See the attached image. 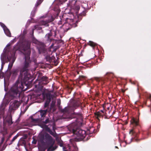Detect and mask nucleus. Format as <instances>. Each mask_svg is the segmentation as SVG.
<instances>
[{"label":"nucleus","mask_w":151,"mask_h":151,"mask_svg":"<svg viewBox=\"0 0 151 151\" xmlns=\"http://www.w3.org/2000/svg\"><path fill=\"white\" fill-rule=\"evenodd\" d=\"M76 0L69 1L67 4V6L68 8L70 9V12L71 14H70L69 12L68 13L66 12L68 9H66L65 14L62 17H60V20L58 21L57 23L58 25L63 24L62 27L65 30L67 31L72 26H74V24L77 23L81 19V16L85 15L86 12L84 11L78 14L80 6H76Z\"/></svg>","instance_id":"1"},{"label":"nucleus","mask_w":151,"mask_h":151,"mask_svg":"<svg viewBox=\"0 0 151 151\" xmlns=\"http://www.w3.org/2000/svg\"><path fill=\"white\" fill-rule=\"evenodd\" d=\"M75 122H73L69 126L73 133L74 138L70 139V143L65 146L61 144V147H63V151H77L78 149L76 146L75 141H80L86 137V140L89 139L88 135L86 134L85 131L80 129L78 127L82 124V119L81 118L78 119L77 118L75 120Z\"/></svg>","instance_id":"2"},{"label":"nucleus","mask_w":151,"mask_h":151,"mask_svg":"<svg viewBox=\"0 0 151 151\" xmlns=\"http://www.w3.org/2000/svg\"><path fill=\"white\" fill-rule=\"evenodd\" d=\"M30 62L29 58L26 57L24 66L20 70L19 80L11 87L7 93L9 96L15 98L19 96L20 92L23 89L24 84H26V82L29 79L30 77L28 71V68Z\"/></svg>","instance_id":"3"},{"label":"nucleus","mask_w":151,"mask_h":151,"mask_svg":"<svg viewBox=\"0 0 151 151\" xmlns=\"http://www.w3.org/2000/svg\"><path fill=\"white\" fill-rule=\"evenodd\" d=\"M14 40H12L6 45V47L4 49L3 53H5V55L6 56V59L8 61L10 62V63L8 65V69L9 70H10L12 67L13 64L16 59L15 56V52L17 50H23L24 51V54L25 55V61L24 64L23 68L25 62L26 58V57H28L30 59L29 55L30 53V45L31 42L29 41H27L25 42L24 45L22 47H21L20 45L19 44H17L13 48L12 50H11L10 46L11 44L13 43L14 42ZM31 62L29 63V65ZM29 66L28 67H29ZM29 68V67H28Z\"/></svg>","instance_id":"4"},{"label":"nucleus","mask_w":151,"mask_h":151,"mask_svg":"<svg viewBox=\"0 0 151 151\" xmlns=\"http://www.w3.org/2000/svg\"><path fill=\"white\" fill-rule=\"evenodd\" d=\"M67 0H55L53 2V4L55 6L52 11V14L48 13L41 17L40 21V24L41 25L48 26V23L53 21V17H56L59 14L60 11L59 6Z\"/></svg>","instance_id":"5"},{"label":"nucleus","mask_w":151,"mask_h":151,"mask_svg":"<svg viewBox=\"0 0 151 151\" xmlns=\"http://www.w3.org/2000/svg\"><path fill=\"white\" fill-rule=\"evenodd\" d=\"M47 112V110H42L36 113L31 119L32 125H38L43 128V129L50 131V129L46 124L49 122L48 119H46L45 121L43 120Z\"/></svg>","instance_id":"6"},{"label":"nucleus","mask_w":151,"mask_h":151,"mask_svg":"<svg viewBox=\"0 0 151 151\" xmlns=\"http://www.w3.org/2000/svg\"><path fill=\"white\" fill-rule=\"evenodd\" d=\"M37 139L42 143L46 142L47 143L46 148H48V150L52 151L56 149V148L52 147L54 143V140L50 135L44 130L40 133L37 137Z\"/></svg>","instance_id":"7"},{"label":"nucleus","mask_w":151,"mask_h":151,"mask_svg":"<svg viewBox=\"0 0 151 151\" xmlns=\"http://www.w3.org/2000/svg\"><path fill=\"white\" fill-rule=\"evenodd\" d=\"M21 102L18 100H14L11 101L10 104L9 110L12 111L16 110L19 106Z\"/></svg>","instance_id":"8"},{"label":"nucleus","mask_w":151,"mask_h":151,"mask_svg":"<svg viewBox=\"0 0 151 151\" xmlns=\"http://www.w3.org/2000/svg\"><path fill=\"white\" fill-rule=\"evenodd\" d=\"M9 101V100L6 98H4L1 104L0 105V115H2L3 117V120H5L4 116V109L5 106L7 105Z\"/></svg>","instance_id":"9"},{"label":"nucleus","mask_w":151,"mask_h":151,"mask_svg":"<svg viewBox=\"0 0 151 151\" xmlns=\"http://www.w3.org/2000/svg\"><path fill=\"white\" fill-rule=\"evenodd\" d=\"M56 28L55 27L53 26V27L52 29L50 30V33L47 34L45 37V39L49 42H50L51 41L50 37L52 35H56Z\"/></svg>","instance_id":"10"},{"label":"nucleus","mask_w":151,"mask_h":151,"mask_svg":"<svg viewBox=\"0 0 151 151\" xmlns=\"http://www.w3.org/2000/svg\"><path fill=\"white\" fill-rule=\"evenodd\" d=\"M42 95L44 99H46V102L44 106L45 107H47L49 103H50L51 100V96L50 94V93H43Z\"/></svg>","instance_id":"11"},{"label":"nucleus","mask_w":151,"mask_h":151,"mask_svg":"<svg viewBox=\"0 0 151 151\" xmlns=\"http://www.w3.org/2000/svg\"><path fill=\"white\" fill-rule=\"evenodd\" d=\"M129 134L132 136H133V137L130 139V141H129L128 140H126L125 142H122L121 144V146H123L125 147V145H124V143L129 144L131 141L132 139L134 138L137 136V134L135 132L133 129H131L129 131Z\"/></svg>","instance_id":"12"},{"label":"nucleus","mask_w":151,"mask_h":151,"mask_svg":"<svg viewBox=\"0 0 151 151\" xmlns=\"http://www.w3.org/2000/svg\"><path fill=\"white\" fill-rule=\"evenodd\" d=\"M0 25L3 28L5 34L9 37H11V34L9 29L3 23L0 22Z\"/></svg>","instance_id":"13"},{"label":"nucleus","mask_w":151,"mask_h":151,"mask_svg":"<svg viewBox=\"0 0 151 151\" xmlns=\"http://www.w3.org/2000/svg\"><path fill=\"white\" fill-rule=\"evenodd\" d=\"M19 72V69L18 68L14 69L11 71L12 76L14 77L17 75Z\"/></svg>","instance_id":"14"},{"label":"nucleus","mask_w":151,"mask_h":151,"mask_svg":"<svg viewBox=\"0 0 151 151\" xmlns=\"http://www.w3.org/2000/svg\"><path fill=\"white\" fill-rule=\"evenodd\" d=\"M11 75H12V74L11 71L9 72L8 71L6 73L4 76V83L5 84L6 81L9 80Z\"/></svg>","instance_id":"15"},{"label":"nucleus","mask_w":151,"mask_h":151,"mask_svg":"<svg viewBox=\"0 0 151 151\" xmlns=\"http://www.w3.org/2000/svg\"><path fill=\"white\" fill-rule=\"evenodd\" d=\"M106 112V110L104 109L103 110H101V111L98 112L96 114V115L97 117L98 118L101 116H103L105 114Z\"/></svg>","instance_id":"16"},{"label":"nucleus","mask_w":151,"mask_h":151,"mask_svg":"<svg viewBox=\"0 0 151 151\" xmlns=\"http://www.w3.org/2000/svg\"><path fill=\"white\" fill-rule=\"evenodd\" d=\"M138 120L137 119H135L134 118H132L131 120V123L132 124L135 125H137L138 124Z\"/></svg>","instance_id":"17"},{"label":"nucleus","mask_w":151,"mask_h":151,"mask_svg":"<svg viewBox=\"0 0 151 151\" xmlns=\"http://www.w3.org/2000/svg\"><path fill=\"white\" fill-rule=\"evenodd\" d=\"M41 29V28L40 27H39V26L38 25H36L33 26L32 28V34L31 35H33L34 33V31L35 29H36L37 30H40Z\"/></svg>","instance_id":"18"},{"label":"nucleus","mask_w":151,"mask_h":151,"mask_svg":"<svg viewBox=\"0 0 151 151\" xmlns=\"http://www.w3.org/2000/svg\"><path fill=\"white\" fill-rule=\"evenodd\" d=\"M32 42L33 43H35L36 44H37L38 45H42V46L43 45V44L39 42L35 38H33L32 40Z\"/></svg>","instance_id":"19"},{"label":"nucleus","mask_w":151,"mask_h":151,"mask_svg":"<svg viewBox=\"0 0 151 151\" xmlns=\"http://www.w3.org/2000/svg\"><path fill=\"white\" fill-rule=\"evenodd\" d=\"M55 110V101L54 102H52L50 106V110L51 111H53Z\"/></svg>","instance_id":"20"},{"label":"nucleus","mask_w":151,"mask_h":151,"mask_svg":"<svg viewBox=\"0 0 151 151\" xmlns=\"http://www.w3.org/2000/svg\"><path fill=\"white\" fill-rule=\"evenodd\" d=\"M28 100V98L27 97H23L22 98V102H24V104H27V101Z\"/></svg>","instance_id":"21"},{"label":"nucleus","mask_w":151,"mask_h":151,"mask_svg":"<svg viewBox=\"0 0 151 151\" xmlns=\"http://www.w3.org/2000/svg\"><path fill=\"white\" fill-rule=\"evenodd\" d=\"M70 108L69 107H65L64 109L63 110V112L64 113H69V110L70 109Z\"/></svg>","instance_id":"22"},{"label":"nucleus","mask_w":151,"mask_h":151,"mask_svg":"<svg viewBox=\"0 0 151 151\" xmlns=\"http://www.w3.org/2000/svg\"><path fill=\"white\" fill-rule=\"evenodd\" d=\"M42 1L41 0H37V1L36 3L35 4V7L34 9H35V7L39 5L42 3Z\"/></svg>","instance_id":"23"},{"label":"nucleus","mask_w":151,"mask_h":151,"mask_svg":"<svg viewBox=\"0 0 151 151\" xmlns=\"http://www.w3.org/2000/svg\"><path fill=\"white\" fill-rule=\"evenodd\" d=\"M88 44L93 47L96 45V43L91 41H89Z\"/></svg>","instance_id":"24"},{"label":"nucleus","mask_w":151,"mask_h":151,"mask_svg":"<svg viewBox=\"0 0 151 151\" xmlns=\"http://www.w3.org/2000/svg\"><path fill=\"white\" fill-rule=\"evenodd\" d=\"M18 136V134L15 136L12 139V140L11 141L10 143L9 144V145H10L12 144L14 141V140L17 139V137Z\"/></svg>","instance_id":"25"},{"label":"nucleus","mask_w":151,"mask_h":151,"mask_svg":"<svg viewBox=\"0 0 151 151\" xmlns=\"http://www.w3.org/2000/svg\"><path fill=\"white\" fill-rule=\"evenodd\" d=\"M48 78L47 77L43 76L42 78V80L45 81L46 82L47 81Z\"/></svg>","instance_id":"26"},{"label":"nucleus","mask_w":151,"mask_h":151,"mask_svg":"<svg viewBox=\"0 0 151 151\" xmlns=\"http://www.w3.org/2000/svg\"><path fill=\"white\" fill-rule=\"evenodd\" d=\"M94 79L96 80V81H100L101 80V79L99 78L94 77Z\"/></svg>","instance_id":"27"},{"label":"nucleus","mask_w":151,"mask_h":151,"mask_svg":"<svg viewBox=\"0 0 151 151\" xmlns=\"http://www.w3.org/2000/svg\"><path fill=\"white\" fill-rule=\"evenodd\" d=\"M57 103L58 105H59L60 104V100L59 99H57Z\"/></svg>","instance_id":"28"},{"label":"nucleus","mask_w":151,"mask_h":151,"mask_svg":"<svg viewBox=\"0 0 151 151\" xmlns=\"http://www.w3.org/2000/svg\"><path fill=\"white\" fill-rule=\"evenodd\" d=\"M35 12L34 11H32L31 12V14L32 16H33L35 14Z\"/></svg>","instance_id":"29"},{"label":"nucleus","mask_w":151,"mask_h":151,"mask_svg":"<svg viewBox=\"0 0 151 151\" xmlns=\"http://www.w3.org/2000/svg\"><path fill=\"white\" fill-rule=\"evenodd\" d=\"M148 95L147 96V97L149 98H150L151 97V95L150 94H148Z\"/></svg>","instance_id":"30"},{"label":"nucleus","mask_w":151,"mask_h":151,"mask_svg":"<svg viewBox=\"0 0 151 151\" xmlns=\"http://www.w3.org/2000/svg\"><path fill=\"white\" fill-rule=\"evenodd\" d=\"M37 141L36 140H34L33 142L32 143L34 144H35L36 143Z\"/></svg>","instance_id":"31"},{"label":"nucleus","mask_w":151,"mask_h":151,"mask_svg":"<svg viewBox=\"0 0 151 151\" xmlns=\"http://www.w3.org/2000/svg\"><path fill=\"white\" fill-rule=\"evenodd\" d=\"M5 147H6V146H5L3 148H2V150H4Z\"/></svg>","instance_id":"32"},{"label":"nucleus","mask_w":151,"mask_h":151,"mask_svg":"<svg viewBox=\"0 0 151 151\" xmlns=\"http://www.w3.org/2000/svg\"><path fill=\"white\" fill-rule=\"evenodd\" d=\"M69 119H72V117H70L69 118Z\"/></svg>","instance_id":"33"},{"label":"nucleus","mask_w":151,"mask_h":151,"mask_svg":"<svg viewBox=\"0 0 151 151\" xmlns=\"http://www.w3.org/2000/svg\"><path fill=\"white\" fill-rule=\"evenodd\" d=\"M38 47L39 48V50L40 51V47Z\"/></svg>","instance_id":"34"},{"label":"nucleus","mask_w":151,"mask_h":151,"mask_svg":"<svg viewBox=\"0 0 151 151\" xmlns=\"http://www.w3.org/2000/svg\"><path fill=\"white\" fill-rule=\"evenodd\" d=\"M115 147L117 148V146H115Z\"/></svg>","instance_id":"35"},{"label":"nucleus","mask_w":151,"mask_h":151,"mask_svg":"<svg viewBox=\"0 0 151 151\" xmlns=\"http://www.w3.org/2000/svg\"><path fill=\"white\" fill-rule=\"evenodd\" d=\"M135 140H136V141H137V139H135Z\"/></svg>","instance_id":"36"},{"label":"nucleus","mask_w":151,"mask_h":151,"mask_svg":"<svg viewBox=\"0 0 151 151\" xmlns=\"http://www.w3.org/2000/svg\"><path fill=\"white\" fill-rule=\"evenodd\" d=\"M127 122H126V124H127Z\"/></svg>","instance_id":"37"},{"label":"nucleus","mask_w":151,"mask_h":151,"mask_svg":"<svg viewBox=\"0 0 151 151\" xmlns=\"http://www.w3.org/2000/svg\"><path fill=\"white\" fill-rule=\"evenodd\" d=\"M91 136V134H90V136Z\"/></svg>","instance_id":"38"}]
</instances>
